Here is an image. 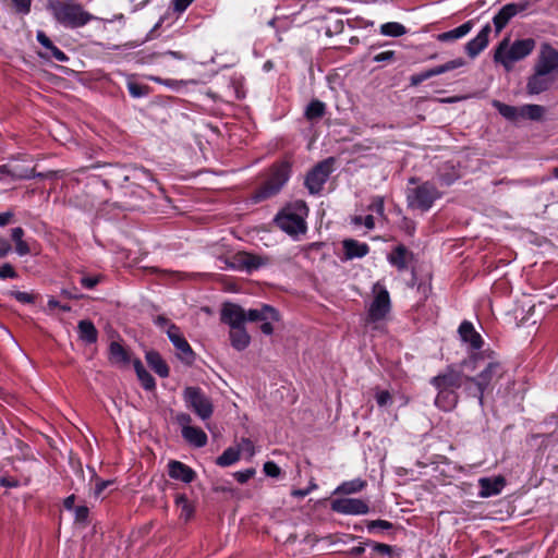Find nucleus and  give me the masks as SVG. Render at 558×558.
<instances>
[{
  "mask_svg": "<svg viewBox=\"0 0 558 558\" xmlns=\"http://www.w3.org/2000/svg\"><path fill=\"white\" fill-rule=\"evenodd\" d=\"M102 280L101 276H83L80 280L85 289H94Z\"/></svg>",
  "mask_w": 558,
  "mask_h": 558,
  "instance_id": "nucleus-50",
  "label": "nucleus"
},
{
  "mask_svg": "<svg viewBox=\"0 0 558 558\" xmlns=\"http://www.w3.org/2000/svg\"><path fill=\"white\" fill-rule=\"evenodd\" d=\"M255 475V469L250 468L243 471H238L233 474L234 478L241 483H246L250 478H252Z\"/></svg>",
  "mask_w": 558,
  "mask_h": 558,
  "instance_id": "nucleus-51",
  "label": "nucleus"
},
{
  "mask_svg": "<svg viewBox=\"0 0 558 558\" xmlns=\"http://www.w3.org/2000/svg\"><path fill=\"white\" fill-rule=\"evenodd\" d=\"M177 507L180 508V518L189 521L194 514V507L190 504L184 494L178 495L174 500Z\"/></svg>",
  "mask_w": 558,
  "mask_h": 558,
  "instance_id": "nucleus-37",
  "label": "nucleus"
},
{
  "mask_svg": "<svg viewBox=\"0 0 558 558\" xmlns=\"http://www.w3.org/2000/svg\"><path fill=\"white\" fill-rule=\"evenodd\" d=\"M535 46L536 41L533 38L517 39L513 43H510L509 38H504L495 49L494 61L509 72L517 62L530 56Z\"/></svg>",
  "mask_w": 558,
  "mask_h": 558,
  "instance_id": "nucleus-3",
  "label": "nucleus"
},
{
  "mask_svg": "<svg viewBox=\"0 0 558 558\" xmlns=\"http://www.w3.org/2000/svg\"><path fill=\"white\" fill-rule=\"evenodd\" d=\"M473 21H468L453 29L439 34L437 39L442 43L454 41L468 35L473 28Z\"/></svg>",
  "mask_w": 558,
  "mask_h": 558,
  "instance_id": "nucleus-29",
  "label": "nucleus"
},
{
  "mask_svg": "<svg viewBox=\"0 0 558 558\" xmlns=\"http://www.w3.org/2000/svg\"><path fill=\"white\" fill-rule=\"evenodd\" d=\"M221 320L230 328L243 327L245 323V310L238 304L226 303L221 310Z\"/></svg>",
  "mask_w": 558,
  "mask_h": 558,
  "instance_id": "nucleus-18",
  "label": "nucleus"
},
{
  "mask_svg": "<svg viewBox=\"0 0 558 558\" xmlns=\"http://www.w3.org/2000/svg\"><path fill=\"white\" fill-rule=\"evenodd\" d=\"M137 378L141 381L145 390H154L156 387L155 378L145 369L137 374Z\"/></svg>",
  "mask_w": 558,
  "mask_h": 558,
  "instance_id": "nucleus-46",
  "label": "nucleus"
},
{
  "mask_svg": "<svg viewBox=\"0 0 558 558\" xmlns=\"http://www.w3.org/2000/svg\"><path fill=\"white\" fill-rule=\"evenodd\" d=\"M36 38L38 43L48 51V57H52L57 61L66 62L69 60L68 56L60 50L45 34L43 31H37Z\"/></svg>",
  "mask_w": 558,
  "mask_h": 558,
  "instance_id": "nucleus-26",
  "label": "nucleus"
},
{
  "mask_svg": "<svg viewBox=\"0 0 558 558\" xmlns=\"http://www.w3.org/2000/svg\"><path fill=\"white\" fill-rule=\"evenodd\" d=\"M181 435L186 442L195 448L206 446L208 440L206 433L196 426L186 427L185 430H181Z\"/></svg>",
  "mask_w": 558,
  "mask_h": 558,
  "instance_id": "nucleus-25",
  "label": "nucleus"
},
{
  "mask_svg": "<svg viewBox=\"0 0 558 558\" xmlns=\"http://www.w3.org/2000/svg\"><path fill=\"white\" fill-rule=\"evenodd\" d=\"M485 357L480 353H472L469 359L463 360L459 365L451 364L438 375L434 376L429 383L437 390L435 405L441 411L449 412L453 410L459 402L458 390L471 384L470 376L465 375L463 369L475 371L480 362Z\"/></svg>",
  "mask_w": 558,
  "mask_h": 558,
  "instance_id": "nucleus-1",
  "label": "nucleus"
},
{
  "mask_svg": "<svg viewBox=\"0 0 558 558\" xmlns=\"http://www.w3.org/2000/svg\"><path fill=\"white\" fill-rule=\"evenodd\" d=\"M383 529V530H389L392 527V523H390L389 521H386V520H374V521H371L367 525V529L369 532H373L375 529Z\"/></svg>",
  "mask_w": 558,
  "mask_h": 558,
  "instance_id": "nucleus-55",
  "label": "nucleus"
},
{
  "mask_svg": "<svg viewBox=\"0 0 558 558\" xmlns=\"http://www.w3.org/2000/svg\"><path fill=\"white\" fill-rule=\"evenodd\" d=\"M373 300L369 303L366 315V324L372 329L385 332V320L391 311V300L387 288L379 281L373 286Z\"/></svg>",
  "mask_w": 558,
  "mask_h": 558,
  "instance_id": "nucleus-5",
  "label": "nucleus"
},
{
  "mask_svg": "<svg viewBox=\"0 0 558 558\" xmlns=\"http://www.w3.org/2000/svg\"><path fill=\"white\" fill-rule=\"evenodd\" d=\"M505 369L499 362L490 360L477 376H470V383L465 386V395L478 400L480 405L484 403V392L490 385L497 383L504 375Z\"/></svg>",
  "mask_w": 558,
  "mask_h": 558,
  "instance_id": "nucleus-6",
  "label": "nucleus"
},
{
  "mask_svg": "<svg viewBox=\"0 0 558 558\" xmlns=\"http://www.w3.org/2000/svg\"><path fill=\"white\" fill-rule=\"evenodd\" d=\"M225 263L229 269L245 270L244 252H238L231 258H226Z\"/></svg>",
  "mask_w": 558,
  "mask_h": 558,
  "instance_id": "nucleus-43",
  "label": "nucleus"
},
{
  "mask_svg": "<svg viewBox=\"0 0 558 558\" xmlns=\"http://www.w3.org/2000/svg\"><path fill=\"white\" fill-rule=\"evenodd\" d=\"M463 65H464V60L462 58L450 60V61H448V62H446L444 64H440V65H437L435 68L428 69L426 71L413 74L410 77V83H411L412 86H417L421 83H423L424 81H426V80H428V78H430L433 76L444 74L446 72L456 70V69L461 68Z\"/></svg>",
  "mask_w": 558,
  "mask_h": 558,
  "instance_id": "nucleus-15",
  "label": "nucleus"
},
{
  "mask_svg": "<svg viewBox=\"0 0 558 558\" xmlns=\"http://www.w3.org/2000/svg\"><path fill=\"white\" fill-rule=\"evenodd\" d=\"M326 105L320 100H312L305 109V117L307 120H316L325 114Z\"/></svg>",
  "mask_w": 558,
  "mask_h": 558,
  "instance_id": "nucleus-39",
  "label": "nucleus"
},
{
  "mask_svg": "<svg viewBox=\"0 0 558 558\" xmlns=\"http://www.w3.org/2000/svg\"><path fill=\"white\" fill-rule=\"evenodd\" d=\"M244 258L246 272H252L268 264V258L247 252H244Z\"/></svg>",
  "mask_w": 558,
  "mask_h": 558,
  "instance_id": "nucleus-36",
  "label": "nucleus"
},
{
  "mask_svg": "<svg viewBox=\"0 0 558 558\" xmlns=\"http://www.w3.org/2000/svg\"><path fill=\"white\" fill-rule=\"evenodd\" d=\"M73 511L75 521L85 522L87 520L89 510L86 506H77Z\"/></svg>",
  "mask_w": 558,
  "mask_h": 558,
  "instance_id": "nucleus-57",
  "label": "nucleus"
},
{
  "mask_svg": "<svg viewBox=\"0 0 558 558\" xmlns=\"http://www.w3.org/2000/svg\"><path fill=\"white\" fill-rule=\"evenodd\" d=\"M333 158L318 162L306 175L305 186L311 194H318L332 171Z\"/></svg>",
  "mask_w": 558,
  "mask_h": 558,
  "instance_id": "nucleus-10",
  "label": "nucleus"
},
{
  "mask_svg": "<svg viewBox=\"0 0 558 558\" xmlns=\"http://www.w3.org/2000/svg\"><path fill=\"white\" fill-rule=\"evenodd\" d=\"M342 244L347 259L364 257L369 251L366 243H361L353 239L344 240Z\"/></svg>",
  "mask_w": 558,
  "mask_h": 558,
  "instance_id": "nucleus-27",
  "label": "nucleus"
},
{
  "mask_svg": "<svg viewBox=\"0 0 558 558\" xmlns=\"http://www.w3.org/2000/svg\"><path fill=\"white\" fill-rule=\"evenodd\" d=\"M21 159V156L12 157L11 161L8 162L11 172V181L28 180L33 178H45L46 175L41 172H35L32 167L23 166L16 161Z\"/></svg>",
  "mask_w": 558,
  "mask_h": 558,
  "instance_id": "nucleus-21",
  "label": "nucleus"
},
{
  "mask_svg": "<svg viewBox=\"0 0 558 558\" xmlns=\"http://www.w3.org/2000/svg\"><path fill=\"white\" fill-rule=\"evenodd\" d=\"M352 223L355 226L364 225L368 230H372L375 227V219L372 215L365 217L355 216L352 218Z\"/></svg>",
  "mask_w": 558,
  "mask_h": 558,
  "instance_id": "nucleus-48",
  "label": "nucleus"
},
{
  "mask_svg": "<svg viewBox=\"0 0 558 558\" xmlns=\"http://www.w3.org/2000/svg\"><path fill=\"white\" fill-rule=\"evenodd\" d=\"M490 32V25L486 24L473 39L466 43L465 52L470 58L474 59L488 46Z\"/></svg>",
  "mask_w": 558,
  "mask_h": 558,
  "instance_id": "nucleus-19",
  "label": "nucleus"
},
{
  "mask_svg": "<svg viewBox=\"0 0 558 558\" xmlns=\"http://www.w3.org/2000/svg\"><path fill=\"white\" fill-rule=\"evenodd\" d=\"M166 333L175 348L178 356L186 363H192L194 360V352L184 338L181 329L177 325H171L166 330Z\"/></svg>",
  "mask_w": 558,
  "mask_h": 558,
  "instance_id": "nucleus-13",
  "label": "nucleus"
},
{
  "mask_svg": "<svg viewBox=\"0 0 558 558\" xmlns=\"http://www.w3.org/2000/svg\"><path fill=\"white\" fill-rule=\"evenodd\" d=\"M402 229L409 234L413 235L415 231V225L411 219L403 218L402 220Z\"/></svg>",
  "mask_w": 558,
  "mask_h": 558,
  "instance_id": "nucleus-64",
  "label": "nucleus"
},
{
  "mask_svg": "<svg viewBox=\"0 0 558 558\" xmlns=\"http://www.w3.org/2000/svg\"><path fill=\"white\" fill-rule=\"evenodd\" d=\"M53 19L66 28L83 27L95 17L75 0H47Z\"/></svg>",
  "mask_w": 558,
  "mask_h": 558,
  "instance_id": "nucleus-2",
  "label": "nucleus"
},
{
  "mask_svg": "<svg viewBox=\"0 0 558 558\" xmlns=\"http://www.w3.org/2000/svg\"><path fill=\"white\" fill-rule=\"evenodd\" d=\"M112 482L111 481H104V480H100L98 477H96V484H95V488H94V496L96 498L100 497L102 492L109 486L111 485Z\"/></svg>",
  "mask_w": 558,
  "mask_h": 558,
  "instance_id": "nucleus-58",
  "label": "nucleus"
},
{
  "mask_svg": "<svg viewBox=\"0 0 558 558\" xmlns=\"http://www.w3.org/2000/svg\"><path fill=\"white\" fill-rule=\"evenodd\" d=\"M168 474L172 480L185 484L192 483L196 477V473L191 466L178 460L169 461Z\"/></svg>",
  "mask_w": 558,
  "mask_h": 558,
  "instance_id": "nucleus-20",
  "label": "nucleus"
},
{
  "mask_svg": "<svg viewBox=\"0 0 558 558\" xmlns=\"http://www.w3.org/2000/svg\"><path fill=\"white\" fill-rule=\"evenodd\" d=\"M440 196L441 194L436 185L427 181L414 189H410L407 194V201L409 207L427 211Z\"/></svg>",
  "mask_w": 558,
  "mask_h": 558,
  "instance_id": "nucleus-9",
  "label": "nucleus"
},
{
  "mask_svg": "<svg viewBox=\"0 0 558 558\" xmlns=\"http://www.w3.org/2000/svg\"><path fill=\"white\" fill-rule=\"evenodd\" d=\"M532 5L533 2L530 0H520L505 4L493 17L496 33L501 32L512 17L529 10Z\"/></svg>",
  "mask_w": 558,
  "mask_h": 558,
  "instance_id": "nucleus-12",
  "label": "nucleus"
},
{
  "mask_svg": "<svg viewBox=\"0 0 558 558\" xmlns=\"http://www.w3.org/2000/svg\"><path fill=\"white\" fill-rule=\"evenodd\" d=\"M236 448L240 449L241 452H247L250 456L254 454V445L248 438H243Z\"/></svg>",
  "mask_w": 558,
  "mask_h": 558,
  "instance_id": "nucleus-61",
  "label": "nucleus"
},
{
  "mask_svg": "<svg viewBox=\"0 0 558 558\" xmlns=\"http://www.w3.org/2000/svg\"><path fill=\"white\" fill-rule=\"evenodd\" d=\"M389 264L396 267L399 271L408 269L409 263L413 259V253L404 245H397L392 252L387 256Z\"/></svg>",
  "mask_w": 558,
  "mask_h": 558,
  "instance_id": "nucleus-22",
  "label": "nucleus"
},
{
  "mask_svg": "<svg viewBox=\"0 0 558 558\" xmlns=\"http://www.w3.org/2000/svg\"><path fill=\"white\" fill-rule=\"evenodd\" d=\"M77 332L80 339L88 344L95 343L98 339V331L93 322L88 319H83L78 322Z\"/></svg>",
  "mask_w": 558,
  "mask_h": 558,
  "instance_id": "nucleus-30",
  "label": "nucleus"
},
{
  "mask_svg": "<svg viewBox=\"0 0 558 558\" xmlns=\"http://www.w3.org/2000/svg\"><path fill=\"white\" fill-rule=\"evenodd\" d=\"M277 320H279L278 311L267 304H263L259 308L245 311V322H262L260 330L265 335H271L274 332L271 322Z\"/></svg>",
  "mask_w": 558,
  "mask_h": 558,
  "instance_id": "nucleus-11",
  "label": "nucleus"
},
{
  "mask_svg": "<svg viewBox=\"0 0 558 558\" xmlns=\"http://www.w3.org/2000/svg\"><path fill=\"white\" fill-rule=\"evenodd\" d=\"M17 12L27 14L31 11L32 0H12Z\"/></svg>",
  "mask_w": 558,
  "mask_h": 558,
  "instance_id": "nucleus-54",
  "label": "nucleus"
},
{
  "mask_svg": "<svg viewBox=\"0 0 558 558\" xmlns=\"http://www.w3.org/2000/svg\"><path fill=\"white\" fill-rule=\"evenodd\" d=\"M407 33V28L404 25L398 22H388L381 24L380 34L389 37H400Z\"/></svg>",
  "mask_w": 558,
  "mask_h": 558,
  "instance_id": "nucleus-40",
  "label": "nucleus"
},
{
  "mask_svg": "<svg viewBox=\"0 0 558 558\" xmlns=\"http://www.w3.org/2000/svg\"><path fill=\"white\" fill-rule=\"evenodd\" d=\"M147 78L153 82H156L158 84L166 85L167 87H169L171 89H179L181 86L184 85L183 81L171 80V78L163 80L159 76H154V75H149V76H147Z\"/></svg>",
  "mask_w": 558,
  "mask_h": 558,
  "instance_id": "nucleus-45",
  "label": "nucleus"
},
{
  "mask_svg": "<svg viewBox=\"0 0 558 558\" xmlns=\"http://www.w3.org/2000/svg\"><path fill=\"white\" fill-rule=\"evenodd\" d=\"M307 210L305 203L298 201L292 206L281 210L276 216L275 222L289 235L303 234L306 231L305 216Z\"/></svg>",
  "mask_w": 558,
  "mask_h": 558,
  "instance_id": "nucleus-7",
  "label": "nucleus"
},
{
  "mask_svg": "<svg viewBox=\"0 0 558 558\" xmlns=\"http://www.w3.org/2000/svg\"><path fill=\"white\" fill-rule=\"evenodd\" d=\"M331 509L341 514L359 515L369 511L368 505L359 498H340L331 502Z\"/></svg>",
  "mask_w": 558,
  "mask_h": 558,
  "instance_id": "nucleus-14",
  "label": "nucleus"
},
{
  "mask_svg": "<svg viewBox=\"0 0 558 558\" xmlns=\"http://www.w3.org/2000/svg\"><path fill=\"white\" fill-rule=\"evenodd\" d=\"M194 0H172V8L174 12L182 13L184 12Z\"/></svg>",
  "mask_w": 558,
  "mask_h": 558,
  "instance_id": "nucleus-59",
  "label": "nucleus"
},
{
  "mask_svg": "<svg viewBox=\"0 0 558 558\" xmlns=\"http://www.w3.org/2000/svg\"><path fill=\"white\" fill-rule=\"evenodd\" d=\"M547 75V73L535 70L534 74L527 81V93L530 95H538L547 90L551 84V80L548 78Z\"/></svg>",
  "mask_w": 558,
  "mask_h": 558,
  "instance_id": "nucleus-24",
  "label": "nucleus"
},
{
  "mask_svg": "<svg viewBox=\"0 0 558 558\" xmlns=\"http://www.w3.org/2000/svg\"><path fill=\"white\" fill-rule=\"evenodd\" d=\"M230 341L231 345L238 351L246 349L250 344L251 337L247 333L245 327H236L230 329Z\"/></svg>",
  "mask_w": 558,
  "mask_h": 558,
  "instance_id": "nucleus-31",
  "label": "nucleus"
},
{
  "mask_svg": "<svg viewBox=\"0 0 558 558\" xmlns=\"http://www.w3.org/2000/svg\"><path fill=\"white\" fill-rule=\"evenodd\" d=\"M374 391V397L378 407L385 408L392 404V396L388 390L375 388Z\"/></svg>",
  "mask_w": 558,
  "mask_h": 558,
  "instance_id": "nucleus-44",
  "label": "nucleus"
},
{
  "mask_svg": "<svg viewBox=\"0 0 558 558\" xmlns=\"http://www.w3.org/2000/svg\"><path fill=\"white\" fill-rule=\"evenodd\" d=\"M545 108L541 105H524L520 108V117L526 118L532 121H539L543 119Z\"/></svg>",
  "mask_w": 558,
  "mask_h": 558,
  "instance_id": "nucleus-35",
  "label": "nucleus"
},
{
  "mask_svg": "<svg viewBox=\"0 0 558 558\" xmlns=\"http://www.w3.org/2000/svg\"><path fill=\"white\" fill-rule=\"evenodd\" d=\"M10 252H11L10 242L4 238H0V258L5 257Z\"/></svg>",
  "mask_w": 558,
  "mask_h": 558,
  "instance_id": "nucleus-63",
  "label": "nucleus"
},
{
  "mask_svg": "<svg viewBox=\"0 0 558 558\" xmlns=\"http://www.w3.org/2000/svg\"><path fill=\"white\" fill-rule=\"evenodd\" d=\"M264 472L267 476L277 477L280 474V468L272 461H268L264 464Z\"/></svg>",
  "mask_w": 558,
  "mask_h": 558,
  "instance_id": "nucleus-56",
  "label": "nucleus"
},
{
  "mask_svg": "<svg viewBox=\"0 0 558 558\" xmlns=\"http://www.w3.org/2000/svg\"><path fill=\"white\" fill-rule=\"evenodd\" d=\"M393 58H395V51L388 50V51H384V52L376 54L373 58V61L374 62H385V61H391V60H393Z\"/></svg>",
  "mask_w": 558,
  "mask_h": 558,
  "instance_id": "nucleus-62",
  "label": "nucleus"
},
{
  "mask_svg": "<svg viewBox=\"0 0 558 558\" xmlns=\"http://www.w3.org/2000/svg\"><path fill=\"white\" fill-rule=\"evenodd\" d=\"M10 294L22 304H32L35 302V296L28 292L11 291Z\"/></svg>",
  "mask_w": 558,
  "mask_h": 558,
  "instance_id": "nucleus-49",
  "label": "nucleus"
},
{
  "mask_svg": "<svg viewBox=\"0 0 558 558\" xmlns=\"http://www.w3.org/2000/svg\"><path fill=\"white\" fill-rule=\"evenodd\" d=\"M369 208L376 211L378 215H384L385 205L381 196H375L372 201Z\"/></svg>",
  "mask_w": 558,
  "mask_h": 558,
  "instance_id": "nucleus-60",
  "label": "nucleus"
},
{
  "mask_svg": "<svg viewBox=\"0 0 558 558\" xmlns=\"http://www.w3.org/2000/svg\"><path fill=\"white\" fill-rule=\"evenodd\" d=\"M558 68V50L548 44H543L535 63V70L550 74Z\"/></svg>",
  "mask_w": 558,
  "mask_h": 558,
  "instance_id": "nucleus-16",
  "label": "nucleus"
},
{
  "mask_svg": "<svg viewBox=\"0 0 558 558\" xmlns=\"http://www.w3.org/2000/svg\"><path fill=\"white\" fill-rule=\"evenodd\" d=\"M126 88L133 98H143L150 94V87L140 84L131 78L126 82Z\"/></svg>",
  "mask_w": 558,
  "mask_h": 558,
  "instance_id": "nucleus-41",
  "label": "nucleus"
},
{
  "mask_svg": "<svg viewBox=\"0 0 558 558\" xmlns=\"http://www.w3.org/2000/svg\"><path fill=\"white\" fill-rule=\"evenodd\" d=\"M366 483L360 478L343 482L337 489V493L354 494L361 492L365 487Z\"/></svg>",
  "mask_w": 558,
  "mask_h": 558,
  "instance_id": "nucleus-42",
  "label": "nucleus"
},
{
  "mask_svg": "<svg viewBox=\"0 0 558 558\" xmlns=\"http://www.w3.org/2000/svg\"><path fill=\"white\" fill-rule=\"evenodd\" d=\"M148 366L161 378L169 376V367L161 355L156 351H148L145 355Z\"/></svg>",
  "mask_w": 558,
  "mask_h": 558,
  "instance_id": "nucleus-28",
  "label": "nucleus"
},
{
  "mask_svg": "<svg viewBox=\"0 0 558 558\" xmlns=\"http://www.w3.org/2000/svg\"><path fill=\"white\" fill-rule=\"evenodd\" d=\"M185 407L192 410L201 420L210 418L214 405L210 398L199 388L189 386L183 390Z\"/></svg>",
  "mask_w": 558,
  "mask_h": 558,
  "instance_id": "nucleus-8",
  "label": "nucleus"
},
{
  "mask_svg": "<svg viewBox=\"0 0 558 558\" xmlns=\"http://www.w3.org/2000/svg\"><path fill=\"white\" fill-rule=\"evenodd\" d=\"M0 278L1 279H15L17 278V272L15 271V269L13 268V266L9 263L7 264H3L2 266H0Z\"/></svg>",
  "mask_w": 558,
  "mask_h": 558,
  "instance_id": "nucleus-52",
  "label": "nucleus"
},
{
  "mask_svg": "<svg viewBox=\"0 0 558 558\" xmlns=\"http://www.w3.org/2000/svg\"><path fill=\"white\" fill-rule=\"evenodd\" d=\"M365 545L371 546L372 549L380 556H389L392 553V547L387 544L368 541Z\"/></svg>",
  "mask_w": 558,
  "mask_h": 558,
  "instance_id": "nucleus-47",
  "label": "nucleus"
},
{
  "mask_svg": "<svg viewBox=\"0 0 558 558\" xmlns=\"http://www.w3.org/2000/svg\"><path fill=\"white\" fill-rule=\"evenodd\" d=\"M480 496L483 498L496 496L501 493L506 485V481L502 476L496 477H482L478 480Z\"/></svg>",
  "mask_w": 558,
  "mask_h": 558,
  "instance_id": "nucleus-23",
  "label": "nucleus"
},
{
  "mask_svg": "<svg viewBox=\"0 0 558 558\" xmlns=\"http://www.w3.org/2000/svg\"><path fill=\"white\" fill-rule=\"evenodd\" d=\"M291 175V166L281 161L271 167L267 180L251 195L250 201L257 204L276 196L287 184Z\"/></svg>",
  "mask_w": 558,
  "mask_h": 558,
  "instance_id": "nucleus-4",
  "label": "nucleus"
},
{
  "mask_svg": "<svg viewBox=\"0 0 558 558\" xmlns=\"http://www.w3.org/2000/svg\"><path fill=\"white\" fill-rule=\"evenodd\" d=\"M241 450L235 447L227 448L216 460V464L221 468L233 465L240 460Z\"/></svg>",
  "mask_w": 558,
  "mask_h": 558,
  "instance_id": "nucleus-34",
  "label": "nucleus"
},
{
  "mask_svg": "<svg viewBox=\"0 0 558 558\" xmlns=\"http://www.w3.org/2000/svg\"><path fill=\"white\" fill-rule=\"evenodd\" d=\"M23 228L16 227L11 230V238L15 243V252L20 256H25L31 253V246L26 241L23 240Z\"/></svg>",
  "mask_w": 558,
  "mask_h": 558,
  "instance_id": "nucleus-33",
  "label": "nucleus"
},
{
  "mask_svg": "<svg viewBox=\"0 0 558 558\" xmlns=\"http://www.w3.org/2000/svg\"><path fill=\"white\" fill-rule=\"evenodd\" d=\"M109 360L112 364L125 366L130 363L129 352L117 341H112L109 347Z\"/></svg>",
  "mask_w": 558,
  "mask_h": 558,
  "instance_id": "nucleus-32",
  "label": "nucleus"
},
{
  "mask_svg": "<svg viewBox=\"0 0 558 558\" xmlns=\"http://www.w3.org/2000/svg\"><path fill=\"white\" fill-rule=\"evenodd\" d=\"M493 107L507 120L514 121L520 116V109L514 106L506 105L499 100L493 101Z\"/></svg>",
  "mask_w": 558,
  "mask_h": 558,
  "instance_id": "nucleus-38",
  "label": "nucleus"
},
{
  "mask_svg": "<svg viewBox=\"0 0 558 558\" xmlns=\"http://www.w3.org/2000/svg\"><path fill=\"white\" fill-rule=\"evenodd\" d=\"M458 332L461 341L465 343L470 350L475 351L483 347L484 340L471 322L463 320L459 326Z\"/></svg>",
  "mask_w": 558,
  "mask_h": 558,
  "instance_id": "nucleus-17",
  "label": "nucleus"
},
{
  "mask_svg": "<svg viewBox=\"0 0 558 558\" xmlns=\"http://www.w3.org/2000/svg\"><path fill=\"white\" fill-rule=\"evenodd\" d=\"M175 422L180 425L181 430H185L186 427H191L192 417L190 414L180 412L175 415Z\"/></svg>",
  "mask_w": 558,
  "mask_h": 558,
  "instance_id": "nucleus-53",
  "label": "nucleus"
}]
</instances>
